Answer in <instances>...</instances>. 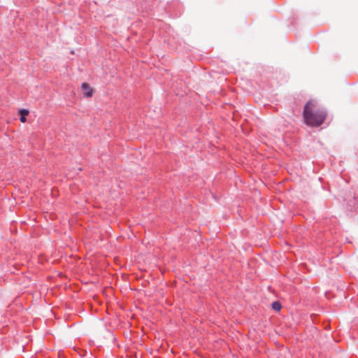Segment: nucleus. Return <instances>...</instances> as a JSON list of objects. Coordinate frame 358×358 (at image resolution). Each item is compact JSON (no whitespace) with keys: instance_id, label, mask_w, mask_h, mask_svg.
I'll return each instance as SVG.
<instances>
[{"instance_id":"nucleus-1","label":"nucleus","mask_w":358,"mask_h":358,"mask_svg":"<svg viewBox=\"0 0 358 358\" xmlns=\"http://www.w3.org/2000/svg\"><path fill=\"white\" fill-rule=\"evenodd\" d=\"M303 119L306 124L311 127H319L325 117L326 113L313 100L309 101L304 107Z\"/></svg>"},{"instance_id":"nucleus-3","label":"nucleus","mask_w":358,"mask_h":358,"mask_svg":"<svg viewBox=\"0 0 358 358\" xmlns=\"http://www.w3.org/2000/svg\"><path fill=\"white\" fill-rule=\"evenodd\" d=\"M20 114L21 115V117H20V121L22 122H25L27 121V119H26V115H27L29 114V110L27 109H21L20 110Z\"/></svg>"},{"instance_id":"nucleus-4","label":"nucleus","mask_w":358,"mask_h":358,"mask_svg":"<svg viewBox=\"0 0 358 358\" xmlns=\"http://www.w3.org/2000/svg\"><path fill=\"white\" fill-rule=\"evenodd\" d=\"M272 308L276 311H279L281 308V305L279 302L275 301L272 303Z\"/></svg>"},{"instance_id":"nucleus-2","label":"nucleus","mask_w":358,"mask_h":358,"mask_svg":"<svg viewBox=\"0 0 358 358\" xmlns=\"http://www.w3.org/2000/svg\"><path fill=\"white\" fill-rule=\"evenodd\" d=\"M82 91L85 96L89 98L91 97L93 94V90L90 87V86L86 83H83L81 86Z\"/></svg>"}]
</instances>
